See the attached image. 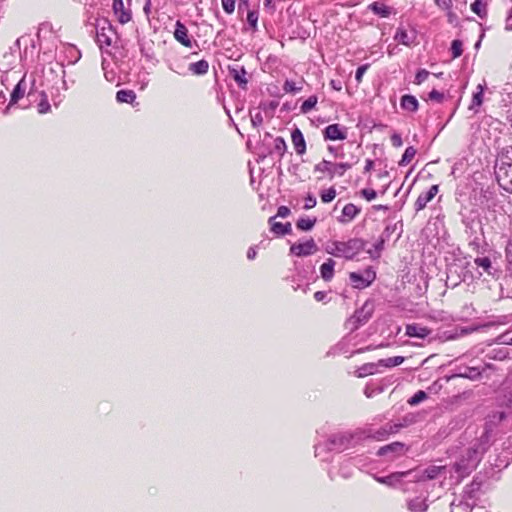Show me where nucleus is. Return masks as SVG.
<instances>
[{
  "mask_svg": "<svg viewBox=\"0 0 512 512\" xmlns=\"http://www.w3.org/2000/svg\"><path fill=\"white\" fill-rule=\"evenodd\" d=\"M495 174L499 185L512 193V145L504 149L496 164Z\"/></svg>",
  "mask_w": 512,
  "mask_h": 512,
  "instance_id": "nucleus-1",
  "label": "nucleus"
},
{
  "mask_svg": "<svg viewBox=\"0 0 512 512\" xmlns=\"http://www.w3.org/2000/svg\"><path fill=\"white\" fill-rule=\"evenodd\" d=\"M351 167V164L347 162L337 163L323 159L315 164L314 172L320 174L319 179L328 178L332 180L336 176L342 177Z\"/></svg>",
  "mask_w": 512,
  "mask_h": 512,
  "instance_id": "nucleus-2",
  "label": "nucleus"
},
{
  "mask_svg": "<svg viewBox=\"0 0 512 512\" xmlns=\"http://www.w3.org/2000/svg\"><path fill=\"white\" fill-rule=\"evenodd\" d=\"M363 248L361 240L353 238L348 241H335L331 244L330 254L346 259H352Z\"/></svg>",
  "mask_w": 512,
  "mask_h": 512,
  "instance_id": "nucleus-3",
  "label": "nucleus"
},
{
  "mask_svg": "<svg viewBox=\"0 0 512 512\" xmlns=\"http://www.w3.org/2000/svg\"><path fill=\"white\" fill-rule=\"evenodd\" d=\"M115 33V28L111 22L106 19L96 25V41L101 48L112 45Z\"/></svg>",
  "mask_w": 512,
  "mask_h": 512,
  "instance_id": "nucleus-4",
  "label": "nucleus"
},
{
  "mask_svg": "<svg viewBox=\"0 0 512 512\" xmlns=\"http://www.w3.org/2000/svg\"><path fill=\"white\" fill-rule=\"evenodd\" d=\"M131 0H128L127 5L123 0H112V11L116 20L125 25L132 20Z\"/></svg>",
  "mask_w": 512,
  "mask_h": 512,
  "instance_id": "nucleus-5",
  "label": "nucleus"
},
{
  "mask_svg": "<svg viewBox=\"0 0 512 512\" xmlns=\"http://www.w3.org/2000/svg\"><path fill=\"white\" fill-rule=\"evenodd\" d=\"M376 278V273L371 268H367L363 274L350 272L349 279L353 288L364 289L372 284Z\"/></svg>",
  "mask_w": 512,
  "mask_h": 512,
  "instance_id": "nucleus-6",
  "label": "nucleus"
},
{
  "mask_svg": "<svg viewBox=\"0 0 512 512\" xmlns=\"http://www.w3.org/2000/svg\"><path fill=\"white\" fill-rule=\"evenodd\" d=\"M322 135L326 141H343L347 138L348 129L343 125L334 123L326 126L322 131Z\"/></svg>",
  "mask_w": 512,
  "mask_h": 512,
  "instance_id": "nucleus-7",
  "label": "nucleus"
},
{
  "mask_svg": "<svg viewBox=\"0 0 512 512\" xmlns=\"http://www.w3.org/2000/svg\"><path fill=\"white\" fill-rule=\"evenodd\" d=\"M318 251V246L314 239L310 238L305 242L294 243L290 247L291 254L298 257H306L315 254Z\"/></svg>",
  "mask_w": 512,
  "mask_h": 512,
  "instance_id": "nucleus-8",
  "label": "nucleus"
},
{
  "mask_svg": "<svg viewBox=\"0 0 512 512\" xmlns=\"http://www.w3.org/2000/svg\"><path fill=\"white\" fill-rule=\"evenodd\" d=\"M173 36L177 42L183 45L186 48H191L193 44V39L189 35V31L187 27L181 22L176 21L175 30L173 32Z\"/></svg>",
  "mask_w": 512,
  "mask_h": 512,
  "instance_id": "nucleus-9",
  "label": "nucleus"
},
{
  "mask_svg": "<svg viewBox=\"0 0 512 512\" xmlns=\"http://www.w3.org/2000/svg\"><path fill=\"white\" fill-rule=\"evenodd\" d=\"M439 192V185L435 184L432 185L428 191L421 193L418 198L415 201V210L421 211L423 210L427 204L433 200V198L437 195Z\"/></svg>",
  "mask_w": 512,
  "mask_h": 512,
  "instance_id": "nucleus-10",
  "label": "nucleus"
},
{
  "mask_svg": "<svg viewBox=\"0 0 512 512\" xmlns=\"http://www.w3.org/2000/svg\"><path fill=\"white\" fill-rule=\"evenodd\" d=\"M400 427L401 426L398 424H386L385 426L379 428L375 432L368 434L367 437L374 439L376 441H384L390 435L397 433Z\"/></svg>",
  "mask_w": 512,
  "mask_h": 512,
  "instance_id": "nucleus-11",
  "label": "nucleus"
},
{
  "mask_svg": "<svg viewBox=\"0 0 512 512\" xmlns=\"http://www.w3.org/2000/svg\"><path fill=\"white\" fill-rule=\"evenodd\" d=\"M361 212V209L353 203L346 204L338 217V222L341 224H347L353 221Z\"/></svg>",
  "mask_w": 512,
  "mask_h": 512,
  "instance_id": "nucleus-12",
  "label": "nucleus"
},
{
  "mask_svg": "<svg viewBox=\"0 0 512 512\" xmlns=\"http://www.w3.org/2000/svg\"><path fill=\"white\" fill-rule=\"evenodd\" d=\"M291 141L297 155L302 156L306 153V141L299 128L296 127L291 132Z\"/></svg>",
  "mask_w": 512,
  "mask_h": 512,
  "instance_id": "nucleus-13",
  "label": "nucleus"
},
{
  "mask_svg": "<svg viewBox=\"0 0 512 512\" xmlns=\"http://www.w3.org/2000/svg\"><path fill=\"white\" fill-rule=\"evenodd\" d=\"M466 454L468 462L464 463V461H461L456 463L454 467L457 472L462 473L476 466V463L478 462L477 451L475 449H468Z\"/></svg>",
  "mask_w": 512,
  "mask_h": 512,
  "instance_id": "nucleus-14",
  "label": "nucleus"
},
{
  "mask_svg": "<svg viewBox=\"0 0 512 512\" xmlns=\"http://www.w3.org/2000/svg\"><path fill=\"white\" fill-rule=\"evenodd\" d=\"M276 216L269 218L270 230L277 236H284L290 234L292 231L291 223L287 222L285 224L281 222L275 221Z\"/></svg>",
  "mask_w": 512,
  "mask_h": 512,
  "instance_id": "nucleus-15",
  "label": "nucleus"
},
{
  "mask_svg": "<svg viewBox=\"0 0 512 512\" xmlns=\"http://www.w3.org/2000/svg\"><path fill=\"white\" fill-rule=\"evenodd\" d=\"M430 333H431L430 329H428L427 327L422 326L420 324L413 323V324H408L406 326V335H408L409 337H416V338L424 339Z\"/></svg>",
  "mask_w": 512,
  "mask_h": 512,
  "instance_id": "nucleus-16",
  "label": "nucleus"
},
{
  "mask_svg": "<svg viewBox=\"0 0 512 512\" xmlns=\"http://www.w3.org/2000/svg\"><path fill=\"white\" fill-rule=\"evenodd\" d=\"M400 107L410 113H414L419 109L417 98L410 94H405L400 99Z\"/></svg>",
  "mask_w": 512,
  "mask_h": 512,
  "instance_id": "nucleus-17",
  "label": "nucleus"
},
{
  "mask_svg": "<svg viewBox=\"0 0 512 512\" xmlns=\"http://www.w3.org/2000/svg\"><path fill=\"white\" fill-rule=\"evenodd\" d=\"M335 265H336V262L332 258H328L320 266V275L324 281L329 282L333 279Z\"/></svg>",
  "mask_w": 512,
  "mask_h": 512,
  "instance_id": "nucleus-18",
  "label": "nucleus"
},
{
  "mask_svg": "<svg viewBox=\"0 0 512 512\" xmlns=\"http://www.w3.org/2000/svg\"><path fill=\"white\" fill-rule=\"evenodd\" d=\"M405 445L401 442H393L388 445L382 446L377 451L378 456H384L388 453H395L397 455L403 454Z\"/></svg>",
  "mask_w": 512,
  "mask_h": 512,
  "instance_id": "nucleus-19",
  "label": "nucleus"
},
{
  "mask_svg": "<svg viewBox=\"0 0 512 512\" xmlns=\"http://www.w3.org/2000/svg\"><path fill=\"white\" fill-rule=\"evenodd\" d=\"M26 93V83L25 79L22 78L14 87L11 96H10V102L9 105L16 104L20 99L24 97Z\"/></svg>",
  "mask_w": 512,
  "mask_h": 512,
  "instance_id": "nucleus-20",
  "label": "nucleus"
},
{
  "mask_svg": "<svg viewBox=\"0 0 512 512\" xmlns=\"http://www.w3.org/2000/svg\"><path fill=\"white\" fill-rule=\"evenodd\" d=\"M188 70L192 75L202 76L208 73L209 70V62L205 59L199 60L197 62L191 63L188 67Z\"/></svg>",
  "mask_w": 512,
  "mask_h": 512,
  "instance_id": "nucleus-21",
  "label": "nucleus"
},
{
  "mask_svg": "<svg viewBox=\"0 0 512 512\" xmlns=\"http://www.w3.org/2000/svg\"><path fill=\"white\" fill-rule=\"evenodd\" d=\"M394 39L399 43L405 46H411L414 43L415 35L413 33H408L403 28H398Z\"/></svg>",
  "mask_w": 512,
  "mask_h": 512,
  "instance_id": "nucleus-22",
  "label": "nucleus"
},
{
  "mask_svg": "<svg viewBox=\"0 0 512 512\" xmlns=\"http://www.w3.org/2000/svg\"><path fill=\"white\" fill-rule=\"evenodd\" d=\"M484 98V87L479 84L476 88V91L473 93L472 102L469 106L470 110H475L477 112L478 108L483 104Z\"/></svg>",
  "mask_w": 512,
  "mask_h": 512,
  "instance_id": "nucleus-23",
  "label": "nucleus"
},
{
  "mask_svg": "<svg viewBox=\"0 0 512 512\" xmlns=\"http://www.w3.org/2000/svg\"><path fill=\"white\" fill-rule=\"evenodd\" d=\"M304 82V78H301V81L298 83L292 80H286L283 84V91L287 94H296L302 91Z\"/></svg>",
  "mask_w": 512,
  "mask_h": 512,
  "instance_id": "nucleus-24",
  "label": "nucleus"
},
{
  "mask_svg": "<svg viewBox=\"0 0 512 512\" xmlns=\"http://www.w3.org/2000/svg\"><path fill=\"white\" fill-rule=\"evenodd\" d=\"M369 9L381 17H388L391 13L390 7L378 1L371 3Z\"/></svg>",
  "mask_w": 512,
  "mask_h": 512,
  "instance_id": "nucleus-25",
  "label": "nucleus"
},
{
  "mask_svg": "<svg viewBox=\"0 0 512 512\" xmlns=\"http://www.w3.org/2000/svg\"><path fill=\"white\" fill-rule=\"evenodd\" d=\"M230 73L233 77V79L242 87H244L247 84L246 79V71L244 67H237L230 69Z\"/></svg>",
  "mask_w": 512,
  "mask_h": 512,
  "instance_id": "nucleus-26",
  "label": "nucleus"
},
{
  "mask_svg": "<svg viewBox=\"0 0 512 512\" xmlns=\"http://www.w3.org/2000/svg\"><path fill=\"white\" fill-rule=\"evenodd\" d=\"M136 99V94L133 90H119L116 93V100L120 103H132Z\"/></svg>",
  "mask_w": 512,
  "mask_h": 512,
  "instance_id": "nucleus-27",
  "label": "nucleus"
},
{
  "mask_svg": "<svg viewBox=\"0 0 512 512\" xmlns=\"http://www.w3.org/2000/svg\"><path fill=\"white\" fill-rule=\"evenodd\" d=\"M316 222V218L302 217L297 220L296 227L301 231H310L315 226Z\"/></svg>",
  "mask_w": 512,
  "mask_h": 512,
  "instance_id": "nucleus-28",
  "label": "nucleus"
},
{
  "mask_svg": "<svg viewBox=\"0 0 512 512\" xmlns=\"http://www.w3.org/2000/svg\"><path fill=\"white\" fill-rule=\"evenodd\" d=\"M318 103V97L316 95L309 96L300 106V111L303 114L309 113L313 110Z\"/></svg>",
  "mask_w": 512,
  "mask_h": 512,
  "instance_id": "nucleus-29",
  "label": "nucleus"
},
{
  "mask_svg": "<svg viewBox=\"0 0 512 512\" xmlns=\"http://www.w3.org/2000/svg\"><path fill=\"white\" fill-rule=\"evenodd\" d=\"M403 362H404V357H402V356H394V357H389V358H386V359H380L378 361V364L380 366H383V367H386V368H391V367L398 366V365L402 364Z\"/></svg>",
  "mask_w": 512,
  "mask_h": 512,
  "instance_id": "nucleus-30",
  "label": "nucleus"
},
{
  "mask_svg": "<svg viewBox=\"0 0 512 512\" xmlns=\"http://www.w3.org/2000/svg\"><path fill=\"white\" fill-rule=\"evenodd\" d=\"M416 152L417 151L413 146L407 147L402 155V158L398 162L399 166L408 165L414 159Z\"/></svg>",
  "mask_w": 512,
  "mask_h": 512,
  "instance_id": "nucleus-31",
  "label": "nucleus"
},
{
  "mask_svg": "<svg viewBox=\"0 0 512 512\" xmlns=\"http://www.w3.org/2000/svg\"><path fill=\"white\" fill-rule=\"evenodd\" d=\"M337 196L336 189L334 187H330L326 190L320 192V198L323 203L332 202Z\"/></svg>",
  "mask_w": 512,
  "mask_h": 512,
  "instance_id": "nucleus-32",
  "label": "nucleus"
},
{
  "mask_svg": "<svg viewBox=\"0 0 512 512\" xmlns=\"http://www.w3.org/2000/svg\"><path fill=\"white\" fill-rule=\"evenodd\" d=\"M258 18H259V13L257 10H248L247 11V22L253 31L258 30Z\"/></svg>",
  "mask_w": 512,
  "mask_h": 512,
  "instance_id": "nucleus-33",
  "label": "nucleus"
},
{
  "mask_svg": "<svg viewBox=\"0 0 512 512\" xmlns=\"http://www.w3.org/2000/svg\"><path fill=\"white\" fill-rule=\"evenodd\" d=\"M451 52L453 59L458 58L463 53V43L462 41L455 39L451 43Z\"/></svg>",
  "mask_w": 512,
  "mask_h": 512,
  "instance_id": "nucleus-34",
  "label": "nucleus"
},
{
  "mask_svg": "<svg viewBox=\"0 0 512 512\" xmlns=\"http://www.w3.org/2000/svg\"><path fill=\"white\" fill-rule=\"evenodd\" d=\"M444 469V466H430L427 469H425L424 474L428 479L432 480L435 479Z\"/></svg>",
  "mask_w": 512,
  "mask_h": 512,
  "instance_id": "nucleus-35",
  "label": "nucleus"
},
{
  "mask_svg": "<svg viewBox=\"0 0 512 512\" xmlns=\"http://www.w3.org/2000/svg\"><path fill=\"white\" fill-rule=\"evenodd\" d=\"M427 398V394L423 390L417 391L409 400L408 403L412 406L419 404Z\"/></svg>",
  "mask_w": 512,
  "mask_h": 512,
  "instance_id": "nucleus-36",
  "label": "nucleus"
},
{
  "mask_svg": "<svg viewBox=\"0 0 512 512\" xmlns=\"http://www.w3.org/2000/svg\"><path fill=\"white\" fill-rule=\"evenodd\" d=\"M406 474H407L406 472L395 473V474H391V475H389L387 477H377L376 480L379 483L389 484L390 485L394 478L398 480V479H400L401 477H403Z\"/></svg>",
  "mask_w": 512,
  "mask_h": 512,
  "instance_id": "nucleus-37",
  "label": "nucleus"
},
{
  "mask_svg": "<svg viewBox=\"0 0 512 512\" xmlns=\"http://www.w3.org/2000/svg\"><path fill=\"white\" fill-rule=\"evenodd\" d=\"M51 106L45 94L42 95V99L38 103V112L40 114H46L50 111Z\"/></svg>",
  "mask_w": 512,
  "mask_h": 512,
  "instance_id": "nucleus-38",
  "label": "nucleus"
},
{
  "mask_svg": "<svg viewBox=\"0 0 512 512\" xmlns=\"http://www.w3.org/2000/svg\"><path fill=\"white\" fill-rule=\"evenodd\" d=\"M274 143L275 150L280 154V156H283L287 149L285 140L282 137H277Z\"/></svg>",
  "mask_w": 512,
  "mask_h": 512,
  "instance_id": "nucleus-39",
  "label": "nucleus"
},
{
  "mask_svg": "<svg viewBox=\"0 0 512 512\" xmlns=\"http://www.w3.org/2000/svg\"><path fill=\"white\" fill-rule=\"evenodd\" d=\"M429 75L430 73L426 69L419 70L415 75L414 83L416 85L422 84L428 78Z\"/></svg>",
  "mask_w": 512,
  "mask_h": 512,
  "instance_id": "nucleus-40",
  "label": "nucleus"
},
{
  "mask_svg": "<svg viewBox=\"0 0 512 512\" xmlns=\"http://www.w3.org/2000/svg\"><path fill=\"white\" fill-rule=\"evenodd\" d=\"M475 264L478 267L483 268V270L486 271V272H488V270L491 267V261H490V259L488 257L476 258L475 259Z\"/></svg>",
  "mask_w": 512,
  "mask_h": 512,
  "instance_id": "nucleus-41",
  "label": "nucleus"
},
{
  "mask_svg": "<svg viewBox=\"0 0 512 512\" xmlns=\"http://www.w3.org/2000/svg\"><path fill=\"white\" fill-rule=\"evenodd\" d=\"M360 194L363 198H365L367 201H372L377 197V193L374 189L371 188H364L360 191Z\"/></svg>",
  "mask_w": 512,
  "mask_h": 512,
  "instance_id": "nucleus-42",
  "label": "nucleus"
},
{
  "mask_svg": "<svg viewBox=\"0 0 512 512\" xmlns=\"http://www.w3.org/2000/svg\"><path fill=\"white\" fill-rule=\"evenodd\" d=\"M222 8L227 14H232L235 10V0H221Z\"/></svg>",
  "mask_w": 512,
  "mask_h": 512,
  "instance_id": "nucleus-43",
  "label": "nucleus"
},
{
  "mask_svg": "<svg viewBox=\"0 0 512 512\" xmlns=\"http://www.w3.org/2000/svg\"><path fill=\"white\" fill-rule=\"evenodd\" d=\"M428 99L431 100V101H435L437 103H441L443 102L444 100V94L433 89L429 94H428Z\"/></svg>",
  "mask_w": 512,
  "mask_h": 512,
  "instance_id": "nucleus-44",
  "label": "nucleus"
},
{
  "mask_svg": "<svg viewBox=\"0 0 512 512\" xmlns=\"http://www.w3.org/2000/svg\"><path fill=\"white\" fill-rule=\"evenodd\" d=\"M317 204V200L316 198L312 195V194H308L306 197H305V204H304V209L305 210H310L312 208H314Z\"/></svg>",
  "mask_w": 512,
  "mask_h": 512,
  "instance_id": "nucleus-45",
  "label": "nucleus"
},
{
  "mask_svg": "<svg viewBox=\"0 0 512 512\" xmlns=\"http://www.w3.org/2000/svg\"><path fill=\"white\" fill-rule=\"evenodd\" d=\"M368 68H369V64L361 65L357 68L356 74H355V79L358 83L362 82V78H363L364 74L366 73V71L368 70Z\"/></svg>",
  "mask_w": 512,
  "mask_h": 512,
  "instance_id": "nucleus-46",
  "label": "nucleus"
},
{
  "mask_svg": "<svg viewBox=\"0 0 512 512\" xmlns=\"http://www.w3.org/2000/svg\"><path fill=\"white\" fill-rule=\"evenodd\" d=\"M435 4L439 8L446 10V11L452 9V6H453L452 0H435Z\"/></svg>",
  "mask_w": 512,
  "mask_h": 512,
  "instance_id": "nucleus-47",
  "label": "nucleus"
},
{
  "mask_svg": "<svg viewBox=\"0 0 512 512\" xmlns=\"http://www.w3.org/2000/svg\"><path fill=\"white\" fill-rule=\"evenodd\" d=\"M390 141H391L392 146H394L396 148H399L403 145L402 137L398 133H393L390 137Z\"/></svg>",
  "mask_w": 512,
  "mask_h": 512,
  "instance_id": "nucleus-48",
  "label": "nucleus"
},
{
  "mask_svg": "<svg viewBox=\"0 0 512 512\" xmlns=\"http://www.w3.org/2000/svg\"><path fill=\"white\" fill-rule=\"evenodd\" d=\"M483 4L480 0H476L471 4V10L478 16H482Z\"/></svg>",
  "mask_w": 512,
  "mask_h": 512,
  "instance_id": "nucleus-49",
  "label": "nucleus"
},
{
  "mask_svg": "<svg viewBox=\"0 0 512 512\" xmlns=\"http://www.w3.org/2000/svg\"><path fill=\"white\" fill-rule=\"evenodd\" d=\"M447 20L450 24L457 26L458 25V16L452 9L447 11Z\"/></svg>",
  "mask_w": 512,
  "mask_h": 512,
  "instance_id": "nucleus-50",
  "label": "nucleus"
},
{
  "mask_svg": "<svg viewBox=\"0 0 512 512\" xmlns=\"http://www.w3.org/2000/svg\"><path fill=\"white\" fill-rule=\"evenodd\" d=\"M290 214V209L287 206H280L277 210L278 217L285 218Z\"/></svg>",
  "mask_w": 512,
  "mask_h": 512,
  "instance_id": "nucleus-51",
  "label": "nucleus"
},
{
  "mask_svg": "<svg viewBox=\"0 0 512 512\" xmlns=\"http://www.w3.org/2000/svg\"><path fill=\"white\" fill-rule=\"evenodd\" d=\"M499 343L505 344V345H512V336H509L508 334H502L498 337Z\"/></svg>",
  "mask_w": 512,
  "mask_h": 512,
  "instance_id": "nucleus-52",
  "label": "nucleus"
},
{
  "mask_svg": "<svg viewBox=\"0 0 512 512\" xmlns=\"http://www.w3.org/2000/svg\"><path fill=\"white\" fill-rule=\"evenodd\" d=\"M330 87L335 91H341L342 90V84L339 80L332 79L329 82Z\"/></svg>",
  "mask_w": 512,
  "mask_h": 512,
  "instance_id": "nucleus-53",
  "label": "nucleus"
},
{
  "mask_svg": "<svg viewBox=\"0 0 512 512\" xmlns=\"http://www.w3.org/2000/svg\"><path fill=\"white\" fill-rule=\"evenodd\" d=\"M249 6H250L249 0H240L239 5H238V11L239 12L244 11V10L248 11V10H250Z\"/></svg>",
  "mask_w": 512,
  "mask_h": 512,
  "instance_id": "nucleus-54",
  "label": "nucleus"
},
{
  "mask_svg": "<svg viewBox=\"0 0 512 512\" xmlns=\"http://www.w3.org/2000/svg\"><path fill=\"white\" fill-rule=\"evenodd\" d=\"M373 167H374V161L371 159H367L365 162L364 173L370 172L373 169Z\"/></svg>",
  "mask_w": 512,
  "mask_h": 512,
  "instance_id": "nucleus-55",
  "label": "nucleus"
},
{
  "mask_svg": "<svg viewBox=\"0 0 512 512\" xmlns=\"http://www.w3.org/2000/svg\"><path fill=\"white\" fill-rule=\"evenodd\" d=\"M326 297V293L323 291H317L314 293V299L318 302L323 301Z\"/></svg>",
  "mask_w": 512,
  "mask_h": 512,
  "instance_id": "nucleus-56",
  "label": "nucleus"
},
{
  "mask_svg": "<svg viewBox=\"0 0 512 512\" xmlns=\"http://www.w3.org/2000/svg\"><path fill=\"white\" fill-rule=\"evenodd\" d=\"M256 255H257V251H256L255 248L251 247V248L248 249V251H247V258L249 260L255 259Z\"/></svg>",
  "mask_w": 512,
  "mask_h": 512,
  "instance_id": "nucleus-57",
  "label": "nucleus"
},
{
  "mask_svg": "<svg viewBox=\"0 0 512 512\" xmlns=\"http://www.w3.org/2000/svg\"><path fill=\"white\" fill-rule=\"evenodd\" d=\"M383 246H384V240L383 239H380L376 244H375V249L378 250L379 252L383 249Z\"/></svg>",
  "mask_w": 512,
  "mask_h": 512,
  "instance_id": "nucleus-58",
  "label": "nucleus"
},
{
  "mask_svg": "<svg viewBox=\"0 0 512 512\" xmlns=\"http://www.w3.org/2000/svg\"><path fill=\"white\" fill-rule=\"evenodd\" d=\"M421 505H422V506H424V507H423V508H419V509H415V508H412V507H411L410 509H411L412 511H416V512H418V511H425V510L427 509V506H426V505H424V504H421Z\"/></svg>",
  "mask_w": 512,
  "mask_h": 512,
  "instance_id": "nucleus-59",
  "label": "nucleus"
},
{
  "mask_svg": "<svg viewBox=\"0 0 512 512\" xmlns=\"http://www.w3.org/2000/svg\"><path fill=\"white\" fill-rule=\"evenodd\" d=\"M505 418L504 412H499V420H503Z\"/></svg>",
  "mask_w": 512,
  "mask_h": 512,
  "instance_id": "nucleus-60",
  "label": "nucleus"
},
{
  "mask_svg": "<svg viewBox=\"0 0 512 512\" xmlns=\"http://www.w3.org/2000/svg\"><path fill=\"white\" fill-rule=\"evenodd\" d=\"M386 207L382 206V205H379V206H376V209H385Z\"/></svg>",
  "mask_w": 512,
  "mask_h": 512,
  "instance_id": "nucleus-61",
  "label": "nucleus"
},
{
  "mask_svg": "<svg viewBox=\"0 0 512 512\" xmlns=\"http://www.w3.org/2000/svg\"><path fill=\"white\" fill-rule=\"evenodd\" d=\"M170 70H173V67H172V66H170ZM174 71L179 73V71H178V70H175V69H174Z\"/></svg>",
  "mask_w": 512,
  "mask_h": 512,
  "instance_id": "nucleus-62",
  "label": "nucleus"
},
{
  "mask_svg": "<svg viewBox=\"0 0 512 512\" xmlns=\"http://www.w3.org/2000/svg\"><path fill=\"white\" fill-rule=\"evenodd\" d=\"M328 150H329V151H333V147H331V146H330V147H328Z\"/></svg>",
  "mask_w": 512,
  "mask_h": 512,
  "instance_id": "nucleus-63",
  "label": "nucleus"
},
{
  "mask_svg": "<svg viewBox=\"0 0 512 512\" xmlns=\"http://www.w3.org/2000/svg\"><path fill=\"white\" fill-rule=\"evenodd\" d=\"M266 4H269L270 3V0H265Z\"/></svg>",
  "mask_w": 512,
  "mask_h": 512,
  "instance_id": "nucleus-64",
  "label": "nucleus"
}]
</instances>
